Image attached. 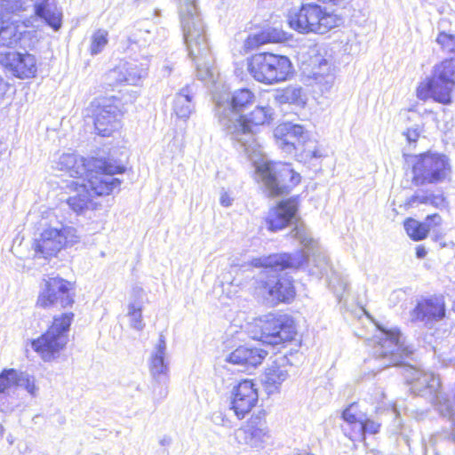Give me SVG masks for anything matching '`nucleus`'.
<instances>
[{
    "label": "nucleus",
    "instance_id": "33",
    "mask_svg": "<svg viewBox=\"0 0 455 455\" xmlns=\"http://www.w3.org/2000/svg\"><path fill=\"white\" fill-rule=\"evenodd\" d=\"M275 100L280 104H296L303 106L306 104L307 97L300 86L290 85L275 93Z\"/></svg>",
    "mask_w": 455,
    "mask_h": 455
},
{
    "label": "nucleus",
    "instance_id": "40",
    "mask_svg": "<svg viewBox=\"0 0 455 455\" xmlns=\"http://www.w3.org/2000/svg\"><path fill=\"white\" fill-rule=\"evenodd\" d=\"M108 31L104 29H98L93 33L91 38L90 52L92 55H97L102 52V50L108 44Z\"/></svg>",
    "mask_w": 455,
    "mask_h": 455
},
{
    "label": "nucleus",
    "instance_id": "15",
    "mask_svg": "<svg viewBox=\"0 0 455 455\" xmlns=\"http://www.w3.org/2000/svg\"><path fill=\"white\" fill-rule=\"evenodd\" d=\"M89 110L93 116L94 127L99 135L110 136L119 129L122 114L115 99H95L91 102Z\"/></svg>",
    "mask_w": 455,
    "mask_h": 455
},
{
    "label": "nucleus",
    "instance_id": "20",
    "mask_svg": "<svg viewBox=\"0 0 455 455\" xmlns=\"http://www.w3.org/2000/svg\"><path fill=\"white\" fill-rule=\"evenodd\" d=\"M234 437L240 445L261 449L269 439V431L265 422L251 418L241 427L235 430Z\"/></svg>",
    "mask_w": 455,
    "mask_h": 455
},
{
    "label": "nucleus",
    "instance_id": "3",
    "mask_svg": "<svg viewBox=\"0 0 455 455\" xmlns=\"http://www.w3.org/2000/svg\"><path fill=\"white\" fill-rule=\"evenodd\" d=\"M179 5L183 36L188 55L195 63L196 76L201 81L214 83L213 58L196 0H179Z\"/></svg>",
    "mask_w": 455,
    "mask_h": 455
},
{
    "label": "nucleus",
    "instance_id": "7",
    "mask_svg": "<svg viewBox=\"0 0 455 455\" xmlns=\"http://www.w3.org/2000/svg\"><path fill=\"white\" fill-rule=\"evenodd\" d=\"M73 316L72 313H64L54 317L52 324L46 332L30 341L33 350L44 362H50L58 357L60 352L66 347Z\"/></svg>",
    "mask_w": 455,
    "mask_h": 455
},
{
    "label": "nucleus",
    "instance_id": "51",
    "mask_svg": "<svg viewBox=\"0 0 455 455\" xmlns=\"http://www.w3.org/2000/svg\"><path fill=\"white\" fill-rule=\"evenodd\" d=\"M212 421L216 425L227 426L228 420L225 418L222 412L218 411L212 415Z\"/></svg>",
    "mask_w": 455,
    "mask_h": 455
},
{
    "label": "nucleus",
    "instance_id": "46",
    "mask_svg": "<svg viewBox=\"0 0 455 455\" xmlns=\"http://www.w3.org/2000/svg\"><path fill=\"white\" fill-rule=\"evenodd\" d=\"M422 129L420 125L415 124L412 127L408 128L403 135L409 143H415L421 134Z\"/></svg>",
    "mask_w": 455,
    "mask_h": 455
},
{
    "label": "nucleus",
    "instance_id": "41",
    "mask_svg": "<svg viewBox=\"0 0 455 455\" xmlns=\"http://www.w3.org/2000/svg\"><path fill=\"white\" fill-rule=\"evenodd\" d=\"M16 384V370L4 369L0 373V395L9 393Z\"/></svg>",
    "mask_w": 455,
    "mask_h": 455
},
{
    "label": "nucleus",
    "instance_id": "36",
    "mask_svg": "<svg viewBox=\"0 0 455 455\" xmlns=\"http://www.w3.org/2000/svg\"><path fill=\"white\" fill-rule=\"evenodd\" d=\"M127 316L130 325L136 331H142L145 323L142 319V302L140 300L130 301L127 307Z\"/></svg>",
    "mask_w": 455,
    "mask_h": 455
},
{
    "label": "nucleus",
    "instance_id": "52",
    "mask_svg": "<svg viewBox=\"0 0 455 455\" xmlns=\"http://www.w3.org/2000/svg\"><path fill=\"white\" fill-rule=\"evenodd\" d=\"M427 250L422 245H418L416 248V256L418 259H424L427 256Z\"/></svg>",
    "mask_w": 455,
    "mask_h": 455
},
{
    "label": "nucleus",
    "instance_id": "11",
    "mask_svg": "<svg viewBox=\"0 0 455 455\" xmlns=\"http://www.w3.org/2000/svg\"><path fill=\"white\" fill-rule=\"evenodd\" d=\"M2 9L11 14L20 15L33 8L36 17L44 20L54 31L62 25V12L51 0H0Z\"/></svg>",
    "mask_w": 455,
    "mask_h": 455
},
{
    "label": "nucleus",
    "instance_id": "32",
    "mask_svg": "<svg viewBox=\"0 0 455 455\" xmlns=\"http://www.w3.org/2000/svg\"><path fill=\"white\" fill-rule=\"evenodd\" d=\"M22 32L17 21H0V46L13 47L20 40Z\"/></svg>",
    "mask_w": 455,
    "mask_h": 455
},
{
    "label": "nucleus",
    "instance_id": "56",
    "mask_svg": "<svg viewBox=\"0 0 455 455\" xmlns=\"http://www.w3.org/2000/svg\"><path fill=\"white\" fill-rule=\"evenodd\" d=\"M4 431V427L2 425H0V435H3Z\"/></svg>",
    "mask_w": 455,
    "mask_h": 455
},
{
    "label": "nucleus",
    "instance_id": "39",
    "mask_svg": "<svg viewBox=\"0 0 455 455\" xmlns=\"http://www.w3.org/2000/svg\"><path fill=\"white\" fill-rule=\"evenodd\" d=\"M318 69V71L314 73L315 79L319 84L324 83L326 89L331 87L334 79L333 75L330 73L331 64L327 60L322 59L319 62Z\"/></svg>",
    "mask_w": 455,
    "mask_h": 455
},
{
    "label": "nucleus",
    "instance_id": "12",
    "mask_svg": "<svg viewBox=\"0 0 455 455\" xmlns=\"http://www.w3.org/2000/svg\"><path fill=\"white\" fill-rule=\"evenodd\" d=\"M449 171L447 158L439 154H423L415 156L412 165L413 183L417 186L443 180Z\"/></svg>",
    "mask_w": 455,
    "mask_h": 455
},
{
    "label": "nucleus",
    "instance_id": "31",
    "mask_svg": "<svg viewBox=\"0 0 455 455\" xmlns=\"http://www.w3.org/2000/svg\"><path fill=\"white\" fill-rule=\"evenodd\" d=\"M296 253H301L304 255L305 258L303 263L307 258L308 272L311 275L320 278L323 275H328L329 272L331 271L328 256L325 252H314L311 257H308L304 251H297Z\"/></svg>",
    "mask_w": 455,
    "mask_h": 455
},
{
    "label": "nucleus",
    "instance_id": "35",
    "mask_svg": "<svg viewBox=\"0 0 455 455\" xmlns=\"http://www.w3.org/2000/svg\"><path fill=\"white\" fill-rule=\"evenodd\" d=\"M408 204L410 205L418 204H429L439 209L446 207V201L443 195H435L433 193H426L423 191L417 192L413 195L409 199Z\"/></svg>",
    "mask_w": 455,
    "mask_h": 455
},
{
    "label": "nucleus",
    "instance_id": "6",
    "mask_svg": "<svg viewBox=\"0 0 455 455\" xmlns=\"http://www.w3.org/2000/svg\"><path fill=\"white\" fill-rule=\"evenodd\" d=\"M247 70L256 81L275 84L289 78L292 73V64L286 56L261 52L248 59Z\"/></svg>",
    "mask_w": 455,
    "mask_h": 455
},
{
    "label": "nucleus",
    "instance_id": "44",
    "mask_svg": "<svg viewBox=\"0 0 455 455\" xmlns=\"http://www.w3.org/2000/svg\"><path fill=\"white\" fill-rule=\"evenodd\" d=\"M436 42L444 52L455 54V36L442 32L438 35Z\"/></svg>",
    "mask_w": 455,
    "mask_h": 455
},
{
    "label": "nucleus",
    "instance_id": "8",
    "mask_svg": "<svg viewBox=\"0 0 455 455\" xmlns=\"http://www.w3.org/2000/svg\"><path fill=\"white\" fill-rule=\"evenodd\" d=\"M297 210L298 202L294 198L280 202L268 212L266 219L267 228L271 231H277L295 223V228L290 233L291 237L299 241L306 249L313 250L315 241L305 225L297 221Z\"/></svg>",
    "mask_w": 455,
    "mask_h": 455
},
{
    "label": "nucleus",
    "instance_id": "38",
    "mask_svg": "<svg viewBox=\"0 0 455 455\" xmlns=\"http://www.w3.org/2000/svg\"><path fill=\"white\" fill-rule=\"evenodd\" d=\"M404 228L407 235L415 241L426 238L429 231L424 222L421 223L413 219L405 220Z\"/></svg>",
    "mask_w": 455,
    "mask_h": 455
},
{
    "label": "nucleus",
    "instance_id": "14",
    "mask_svg": "<svg viewBox=\"0 0 455 455\" xmlns=\"http://www.w3.org/2000/svg\"><path fill=\"white\" fill-rule=\"evenodd\" d=\"M257 326L260 333L253 339L271 346L290 341L296 334L293 321L287 315H266L259 320Z\"/></svg>",
    "mask_w": 455,
    "mask_h": 455
},
{
    "label": "nucleus",
    "instance_id": "13",
    "mask_svg": "<svg viewBox=\"0 0 455 455\" xmlns=\"http://www.w3.org/2000/svg\"><path fill=\"white\" fill-rule=\"evenodd\" d=\"M74 303L72 283L60 277L52 276L44 280L36 305L43 308H64Z\"/></svg>",
    "mask_w": 455,
    "mask_h": 455
},
{
    "label": "nucleus",
    "instance_id": "19",
    "mask_svg": "<svg viewBox=\"0 0 455 455\" xmlns=\"http://www.w3.org/2000/svg\"><path fill=\"white\" fill-rule=\"evenodd\" d=\"M147 65L137 61H120L106 75V80L111 86L115 85H138L141 79L147 76Z\"/></svg>",
    "mask_w": 455,
    "mask_h": 455
},
{
    "label": "nucleus",
    "instance_id": "47",
    "mask_svg": "<svg viewBox=\"0 0 455 455\" xmlns=\"http://www.w3.org/2000/svg\"><path fill=\"white\" fill-rule=\"evenodd\" d=\"M442 222V218L439 214L435 213L432 215H428L425 220V224L429 230L430 228L439 226Z\"/></svg>",
    "mask_w": 455,
    "mask_h": 455
},
{
    "label": "nucleus",
    "instance_id": "27",
    "mask_svg": "<svg viewBox=\"0 0 455 455\" xmlns=\"http://www.w3.org/2000/svg\"><path fill=\"white\" fill-rule=\"evenodd\" d=\"M195 93V84H187L175 94L172 111L178 118L187 121L190 117L195 110L193 102Z\"/></svg>",
    "mask_w": 455,
    "mask_h": 455
},
{
    "label": "nucleus",
    "instance_id": "42",
    "mask_svg": "<svg viewBox=\"0 0 455 455\" xmlns=\"http://www.w3.org/2000/svg\"><path fill=\"white\" fill-rule=\"evenodd\" d=\"M436 409L443 417H447L455 421L452 403L447 398L446 395H437Z\"/></svg>",
    "mask_w": 455,
    "mask_h": 455
},
{
    "label": "nucleus",
    "instance_id": "30",
    "mask_svg": "<svg viewBox=\"0 0 455 455\" xmlns=\"http://www.w3.org/2000/svg\"><path fill=\"white\" fill-rule=\"evenodd\" d=\"M286 39V34L279 28H268L265 30L251 35L245 40V47L248 50H253L262 44L268 43H279Z\"/></svg>",
    "mask_w": 455,
    "mask_h": 455
},
{
    "label": "nucleus",
    "instance_id": "50",
    "mask_svg": "<svg viewBox=\"0 0 455 455\" xmlns=\"http://www.w3.org/2000/svg\"><path fill=\"white\" fill-rule=\"evenodd\" d=\"M220 203L224 207H229L233 203V198L228 192L222 191L220 197Z\"/></svg>",
    "mask_w": 455,
    "mask_h": 455
},
{
    "label": "nucleus",
    "instance_id": "53",
    "mask_svg": "<svg viewBox=\"0 0 455 455\" xmlns=\"http://www.w3.org/2000/svg\"><path fill=\"white\" fill-rule=\"evenodd\" d=\"M329 285L334 290V292H336L337 294L339 292V291H342L346 289V283H341L339 288H336L335 285H334V280L333 279H331L329 281Z\"/></svg>",
    "mask_w": 455,
    "mask_h": 455
},
{
    "label": "nucleus",
    "instance_id": "29",
    "mask_svg": "<svg viewBox=\"0 0 455 455\" xmlns=\"http://www.w3.org/2000/svg\"><path fill=\"white\" fill-rule=\"evenodd\" d=\"M411 372L412 388L416 391L421 392L423 389H429L430 393H435V399L436 400L437 395H443L438 392L440 387L439 378L433 373L424 372L415 368H410Z\"/></svg>",
    "mask_w": 455,
    "mask_h": 455
},
{
    "label": "nucleus",
    "instance_id": "24",
    "mask_svg": "<svg viewBox=\"0 0 455 455\" xmlns=\"http://www.w3.org/2000/svg\"><path fill=\"white\" fill-rule=\"evenodd\" d=\"M4 65L20 79L33 77L37 71L36 57L28 52H8L4 58Z\"/></svg>",
    "mask_w": 455,
    "mask_h": 455
},
{
    "label": "nucleus",
    "instance_id": "5",
    "mask_svg": "<svg viewBox=\"0 0 455 455\" xmlns=\"http://www.w3.org/2000/svg\"><path fill=\"white\" fill-rule=\"evenodd\" d=\"M342 22L343 20L340 16L327 12L314 3L304 4L299 10H291L288 14L290 27L302 34L323 35L339 27Z\"/></svg>",
    "mask_w": 455,
    "mask_h": 455
},
{
    "label": "nucleus",
    "instance_id": "25",
    "mask_svg": "<svg viewBox=\"0 0 455 455\" xmlns=\"http://www.w3.org/2000/svg\"><path fill=\"white\" fill-rule=\"evenodd\" d=\"M267 354L264 349L247 344L236 347L227 356L226 361L248 371L260 364Z\"/></svg>",
    "mask_w": 455,
    "mask_h": 455
},
{
    "label": "nucleus",
    "instance_id": "57",
    "mask_svg": "<svg viewBox=\"0 0 455 455\" xmlns=\"http://www.w3.org/2000/svg\"><path fill=\"white\" fill-rule=\"evenodd\" d=\"M453 310L455 311V301H454V304H453Z\"/></svg>",
    "mask_w": 455,
    "mask_h": 455
},
{
    "label": "nucleus",
    "instance_id": "9",
    "mask_svg": "<svg viewBox=\"0 0 455 455\" xmlns=\"http://www.w3.org/2000/svg\"><path fill=\"white\" fill-rule=\"evenodd\" d=\"M372 342V354L382 362V366L402 364L412 354V348L406 345L405 338L397 329H380Z\"/></svg>",
    "mask_w": 455,
    "mask_h": 455
},
{
    "label": "nucleus",
    "instance_id": "26",
    "mask_svg": "<svg viewBox=\"0 0 455 455\" xmlns=\"http://www.w3.org/2000/svg\"><path fill=\"white\" fill-rule=\"evenodd\" d=\"M287 359L280 357L269 365L262 376V384L268 395L277 392L281 385L288 379Z\"/></svg>",
    "mask_w": 455,
    "mask_h": 455
},
{
    "label": "nucleus",
    "instance_id": "28",
    "mask_svg": "<svg viewBox=\"0 0 455 455\" xmlns=\"http://www.w3.org/2000/svg\"><path fill=\"white\" fill-rule=\"evenodd\" d=\"M84 182H73L76 185V194L68 197V206L76 213H83L84 210L92 207V194L97 196L88 186V180Z\"/></svg>",
    "mask_w": 455,
    "mask_h": 455
},
{
    "label": "nucleus",
    "instance_id": "55",
    "mask_svg": "<svg viewBox=\"0 0 455 455\" xmlns=\"http://www.w3.org/2000/svg\"><path fill=\"white\" fill-rule=\"evenodd\" d=\"M7 442L12 445L13 444V437L12 435H9L7 437Z\"/></svg>",
    "mask_w": 455,
    "mask_h": 455
},
{
    "label": "nucleus",
    "instance_id": "43",
    "mask_svg": "<svg viewBox=\"0 0 455 455\" xmlns=\"http://www.w3.org/2000/svg\"><path fill=\"white\" fill-rule=\"evenodd\" d=\"M168 382L169 379L164 381H155L153 383V399L155 403H161L168 395Z\"/></svg>",
    "mask_w": 455,
    "mask_h": 455
},
{
    "label": "nucleus",
    "instance_id": "17",
    "mask_svg": "<svg viewBox=\"0 0 455 455\" xmlns=\"http://www.w3.org/2000/svg\"><path fill=\"white\" fill-rule=\"evenodd\" d=\"M342 418L345 421L343 431L352 441H363L365 434H377L380 427L379 423L367 419L356 403H351L343 411Z\"/></svg>",
    "mask_w": 455,
    "mask_h": 455
},
{
    "label": "nucleus",
    "instance_id": "23",
    "mask_svg": "<svg viewBox=\"0 0 455 455\" xmlns=\"http://www.w3.org/2000/svg\"><path fill=\"white\" fill-rule=\"evenodd\" d=\"M444 315L445 305L442 297L422 299L411 313L412 321L425 323L440 321Z\"/></svg>",
    "mask_w": 455,
    "mask_h": 455
},
{
    "label": "nucleus",
    "instance_id": "45",
    "mask_svg": "<svg viewBox=\"0 0 455 455\" xmlns=\"http://www.w3.org/2000/svg\"><path fill=\"white\" fill-rule=\"evenodd\" d=\"M150 37V31L148 29H140L137 33H133L129 36V41L140 46L145 45Z\"/></svg>",
    "mask_w": 455,
    "mask_h": 455
},
{
    "label": "nucleus",
    "instance_id": "16",
    "mask_svg": "<svg viewBox=\"0 0 455 455\" xmlns=\"http://www.w3.org/2000/svg\"><path fill=\"white\" fill-rule=\"evenodd\" d=\"M79 241L77 231L73 227L49 228L41 234V238L36 242L35 250L44 258L60 251L63 247L73 245Z\"/></svg>",
    "mask_w": 455,
    "mask_h": 455
},
{
    "label": "nucleus",
    "instance_id": "34",
    "mask_svg": "<svg viewBox=\"0 0 455 455\" xmlns=\"http://www.w3.org/2000/svg\"><path fill=\"white\" fill-rule=\"evenodd\" d=\"M273 114V109L268 106L257 107L250 113L249 116H242V121L246 124L248 128H251L253 138L256 140L255 128L268 123L272 119Z\"/></svg>",
    "mask_w": 455,
    "mask_h": 455
},
{
    "label": "nucleus",
    "instance_id": "10",
    "mask_svg": "<svg viewBox=\"0 0 455 455\" xmlns=\"http://www.w3.org/2000/svg\"><path fill=\"white\" fill-rule=\"evenodd\" d=\"M276 143L286 153L300 151L304 160L319 159L323 156V151L314 142H308L305 148L308 134L300 124L283 123L275 132Z\"/></svg>",
    "mask_w": 455,
    "mask_h": 455
},
{
    "label": "nucleus",
    "instance_id": "4",
    "mask_svg": "<svg viewBox=\"0 0 455 455\" xmlns=\"http://www.w3.org/2000/svg\"><path fill=\"white\" fill-rule=\"evenodd\" d=\"M56 168L74 178L88 180V186L98 196H108L117 188L121 180L114 175L123 173L124 165L105 158L85 159L74 153L62 154Z\"/></svg>",
    "mask_w": 455,
    "mask_h": 455
},
{
    "label": "nucleus",
    "instance_id": "22",
    "mask_svg": "<svg viewBox=\"0 0 455 455\" xmlns=\"http://www.w3.org/2000/svg\"><path fill=\"white\" fill-rule=\"evenodd\" d=\"M149 371L155 381L169 379V360L167 357L166 339L163 333L159 335L148 359Z\"/></svg>",
    "mask_w": 455,
    "mask_h": 455
},
{
    "label": "nucleus",
    "instance_id": "48",
    "mask_svg": "<svg viewBox=\"0 0 455 455\" xmlns=\"http://www.w3.org/2000/svg\"><path fill=\"white\" fill-rule=\"evenodd\" d=\"M418 97L419 99H426L427 97H432V93L430 92V81L425 86H420L418 89Z\"/></svg>",
    "mask_w": 455,
    "mask_h": 455
},
{
    "label": "nucleus",
    "instance_id": "1",
    "mask_svg": "<svg viewBox=\"0 0 455 455\" xmlns=\"http://www.w3.org/2000/svg\"><path fill=\"white\" fill-rule=\"evenodd\" d=\"M255 100L254 93L243 88L235 91L225 100L216 101V116L227 134L235 142L237 150L243 153L255 167L257 175L272 196L287 194L300 182V175L287 163H274L262 153L253 131L242 121L245 108Z\"/></svg>",
    "mask_w": 455,
    "mask_h": 455
},
{
    "label": "nucleus",
    "instance_id": "49",
    "mask_svg": "<svg viewBox=\"0 0 455 455\" xmlns=\"http://www.w3.org/2000/svg\"><path fill=\"white\" fill-rule=\"evenodd\" d=\"M143 297L144 290L140 286H134L132 291L131 301L140 300L142 302Z\"/></svg>",
    "mask_w": 455,
    "mask_h": 455
},
{
    "label": "nucleus",
    "instance_id": "21",
    "mask_svg": "<svg viewBox=\"0 0 455 455\" xmlns=\"http://www.w3.org/2000/svg\"><path fill=\"white\" fill-rule=\"evenodd\" d=\"M258 390L251 380L239 382L232 390L231 407L239 419H243L257 404Z\"/></svg>",
    "mask_w": 455,
    "mask_h": 455
},
{
    "label": "nucleus",
    "instance_id": "2",
    "mask_svg": "<svg viewBox=\"0 0 455 455\" xmlns=\"http://www.w3.org/2000/svg\"><path fill=\"white\" fill-rule=\"evenodd\" d=\"M304 255L295 253L272 254L253 259L252 266L262 267L256 281V292L271 304L289 301L294 298L295 290L290 278L281 276L280 272L285 268H299L303 265Z\"/></svg>",
    "mask_w": 455,
    "mask_h": 455
},
{
    "label": "nucleus",
    "instance_id": "37",
    "mask_svg": "<svg viewBox=\"0 0 455 455\" xmlns=\"http://www.w3.org/2000/svg\"><path fill=\"white\" fill-rule=\"evenodd\" d=\"M15 387L25 389L32 397H36L39 393V387L36 383L35 377L28 372L17 370Z\"/></svg>",
    "mask_w": 455,
    "mask_h": 455
},
{
    "label": "nucleus",
    "instance_id": "54",
    "mask_svg": "<svg viewBox=\"0 0 455 455\" xmlns=\"http://www.w3.org/2000/svg\"><path fill=\"white\" fill-rule=\"evenodd\" d=\"M169 443H170V439L164 438L163 440H161V444L162 445H166V444H169Z\"/></svg>",
    "mask_w": 455,
    "mask_h": 455
},
{
    "label": "nucleus",
    "instance_id": "18",
    "mask_svg": "<svg viewBox=\"0 0 455 455\" xmlns=\"http://www.w3.org/2000/svg\"><path fill=\"white\" fill-rule=\"evenodd\" d=\"M455 86V64L445 60L435 67L430 79V92L433 99L443 104L451 102V92Z\"/></svg>",
    "mask_w": 455,
    "mask_h": 455
}]
</instances>
